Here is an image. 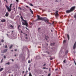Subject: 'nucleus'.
<instances>
[{"mask_svg":"<svg viewBox=\"0 0 76 76\" xmlns=\"http://www.w3.org/2000/svg\"><path fill=\"white\" fill-rule=\"evenodd\" d=\"M21 19H22L23 21V25H26V26H28V23H27V21L25 20H23V18L22 17H21Z\"/></svg>","mask_w":76,"mask_h":76,"instance_id":"1","label":"nucleus"},{"mask_svg":"<svg viewBox=\"0 0 76 76\" xmlns=\"http://www.w3.org/2000/svg\"><path fill=\"white\" fill-rule=\"evenodd\" d=\"M75 7H72L70 10H67L66 11V13H70V12H72L73 10H75Z\"/></svg>","mask_w":76,"mask_h":76,"instance_id":"2","label":"nucleus"},{"mask_svg":"<svg viewBox=\"0 0 76 76\" xmlns=\"http://www.w3.org/2000/svg\"><path fill=\"white\" fill-rule=\"evenodd\" d=\"M12 4L10 5V7H8V6H6V7H7L8 10V12H10L11 11V7L12 6Z\"/></svg>","mask_w":76,"mask_h":76,"instance_id":"3","label":"nucleus"},{"mask_svg":"<svg viewBox=\"0 0 76 76\" xmlns=\"http://www.w3.org/2000/svg\"><path fill=\"white\" fill-rule=\"evenodd\" d=\"M37 17L38 19H39V20H42V19H43V18H42V17H39V15H37Z\"/></svg>","mask_w":76,"mask_h":76,"instance_id":"4","label":"nucleus"},{"mask_svg":"<svg viewBox=\"0 0 76 76\" xmlns=\"http://www.w3.org/2000/svg\"><path fill=\"white\" fill-rule=\"evenodd\" d=\"M55 16L56 17H57L58 16V11H56V12Z\"/></svg>","mask_w":76,"mask_h":76,"instance_id":"5","label":"nucleus"},{"mask_svg":"<svg viewBox=\"0 0 76 76\" xmlns=\"http://www.w3.org/2000/svg\"><path fill=\"white\" fill-rule=\"evenodd\" d=\"M76 41L75 42V43L73 45V49H75L76 48Z\"/></svg>","mask_w":76,"mask_h":76,"instance_id":"6","label":"nucleus"},{"mask_svg":"<svg viewBox=\"0 0 76 76\" xmlns=\"http://www.w3.org/2000/svg\"><path fill=\"white\" fill-rule=\"evenodd\" d=\"M6 22V20L5 19H3L1 20V22Z\"/></svg>","mask_w":76,"mask_h":76,"instance_id":"7","label":"nucleus"},{"mask_svg":"<svg viewBox=\"0 0 76 76\" xmlns=\"http://www.w3.org/2000/svg\"><path fill=\"white\" fill-rule=\"evenodd\" d=\"M45 19H46L45 20V22H48V19H47L46 18H45Z\"/></svg>","mask_w":76,"mask_h":76,"instance_id":"8","label":"nucleus"},{"mask_svg":"<svg viewBox=\"0 0 76 76\" xmlns=\"http://www.w3.org/2000/svg\"><path fill=\"white\" fill-rule=\"evenodd\" d=\"M30 12H31V13H32V14H33V11H32V10H31V9H30Z\"/></svg>","mask_w":76,"mask_h":76,"instance_id":"9","label":"nucleus"},{"mask_svg":"<svg viewBox=\"0 0 76 76\" xmlns=\"http://www.w3.org/2000/svg\"><path fill=\"white\" fill-rule=\"evenodd\" d=\"M8 15H9V14H8V13L7 12L5 15L6 16H8Z\"/></svg>","mask_w":76,"mask_h":76,"instance_id":"10","label":"nucleus"},{"mask_svg":"<svg viewBox=\"0 0 76 76\" xmlns=\"http://www.w3.org/2000/svg\"><path fill=\"white\" fill-rule=\"evenodd\" d=\"M3 70V68H1L0 69V72H1L2 70Z\"/></svg>","mask_w":76,"mask_h":76,"instance_id":"11","label":"nucleus"},{"mask_svg":"<svg viewBox=\"0 0 76 76\" xmlns=\"http://www.w3.org/2000/svg\"><path fill=\"white\" fill-rule=\"evenodd\" d=\"M67 37L68 38V39H69V34L67 35Z\"/></svg>","mask_w":76,"mask_h":76,"instance_id":"12","label":"nucleus"},{"mask_svg":"<svg viewBox=\"0 0 76 76\" xmlns=\"http://www.w3.org/2000/svg\"><path fill=\"white\" fill-rule=\"evenodd\" d=\"M7 49H6L4 50V51L3 53H6V51H7Z\"/></svg>","mask_w":76,"mask_h":76,"instance_id":"13","label":"nucleus"},{"mask_svg":"<svg viewBox=\"0 0 76 76\" xmlns=\"http://www.w3.org/2000/svg\"><path fill=\"white\" fill-rule=\"evenodd\" d=\"M13 47V45H11L10 47V49L12 48V47Z\"/></svg>","mask_w":76,"mask_h":76,"instance_id":"14","label":"nucleus"},{"mask_svg":"<svg viewBox=\"0 0 76 76\" xmlns=\"http://www.w3.org/2000/svg\"><path fill=\"white\" fill-rule=\"evenodd\" d=\"M43 69H48V68H46L45 67L43 68Z\"/></svg>","mask_w":76,"mask_h":76,"instance_id":"15","label":"nucleus"},{"mask_svg":"<svg viewBox=\"0 0 76 76\" xmlns=\"http://www.w3.org/2000/svg\"><path fill=\"white\" fill-rule=\"evenodd\" d=\"M30 5L31 6H33V5L31 4H30Z\"/></svg>","mask_w":76,"mask_h":76,"instance_id":"16","label":"nucleus"},{"mask_svg":"<svg viewBox=\"0 0 76 76\" xmlns=\"http://www.w3.org/2000/svg\"><path fill=\"white\" fill-rule=\"evenodd\" d=\"M10 27H11L12 28H13V27L12 26V25H10Z\"/></svg>","mask_w":76,"mask_h":76,"instance_id":"17","label":"nucleus"},{"mask_svg":"<svg viewBox=\"0 0 76 76\" xmlns=\"http://www.w3.org/2000/svg\"><path fill=\"white\" fill-rule=\"evenodd\" d=\"M63 63H66V60H64V61H63Z\"/></svg>","mask_w":76,"mask_h":76,"instance_id":"18","label":"nucleus"},{"mask_svg":"<svg viewBox=\"0 0 76 76\" xmlns=\"http://www.w3.org/2000/svg\"><path fill=\"white\" fill-rule=\"evenodd\" d=\"M10 64L9 62H8V63L6 64Z\"/></svg>","mask_w":76,"mask_h":76,"instance_id":"19","label":"nucleus"},{"mask_svg":"<svg viewBox=\"0 0 76 76\" xmlns=\"http://www.w3.org/2000/svg\"><path fill=\"white\" fill-rule=\"evenodd\" d=\"M4 1H6V3L7 2V0H4Z\"/></svg>","mask_w":76,"mask_h":76,"instance_id":"20","label":"nucleus"},{"mask_svg":"<svg viewBox=\"0 0 76 76\" xmlns=\"http://www.w3.org/2000/svg\"><path fill=\"white\" fill-rule=\"evenodd\" d=\"M74 18H75L76 19V15H74Z\"/></svg>","mask_w":76,"mask_h":76,"instance_id":"21","label":"nucleus"},{"mask_svg":"<svg viewBox=\"0 0 76 76\" xmlns=\"http://www.w3.org/2000/svg\"><path fill=\"white\" fill-rule=\"evenodd\" d=\"M28 63H31V61H30L29 60L28 61Z\"/></svg>","mask_w":76,"mask_h":76,"instance_id":"22","label":"nucleus"},{"mask_svg":"<svg viewBox=\"0 0 76 76\" xmlns=\"http://www.w3.org/2000/svg\"><path fill=\"white\" fill-rule=\"evenodd\" d=\"M6 57L5 56H4V58H6Z\"/></svg>","mask_w":76,"mask_h":76,"instance_id":"23","label":"nucleus"},{"mask_svg":"<svg viewBox=\"0 0 76 76\" xmlns=\"http://www.w3.org/2000/svg\"><path fill=\"white\" fill-rule=\"evenodd\" d=\"M29 76H32L31 73H30Z\"/></svg>","mask_w":76,"mask_h":76,"instance_id":"24","label":"nucleus"},{"mask_svg":"<svg viewBox=\"0 0 76 76\" xmlns=\"http://www.w3.org/2000/svg\"><path fill=\"white\" fill-rule=\"evenodd\" d=\"M4 40H3V39L2 40H1V42H4Z\"/></svg>","mask_w":76,"mask_h":76,"instance_id":"25","label":"nucleus"},{"mask_svg":"<svg viewBox=\"0 0 76 76\" xmlns=\"http://www.w3.org/2000/svg\"><path fill=\"white\" fill-rule=\"evenodd\" d=\"M66 42V40H64L63 41V43H64V42Z\"/></svg>","mask_w":76,"mask_h":76,"instance_id":"26","label":"nucleus"},{"mask_svg":"<svg viewBox=\"0 0 76 76\" xmlns=\"http://www.w3.org/2000/svg\"><path fill=\"white\" fill-rule=\"evenodd\" d=\"M5 48H7V45L5 46Z\"/></svg>","mask_w":76,"mask_h":76,"instance_id":"27","label":"nucleus"},{"mask_svg":"<svg viewBox=\"0 0 76 76\" xmlns=\"http://www.w3.org/2000/svg\"><path fill=\"white\" fill-rule=\"evenodd\" d=\"M50 74H49L48 75V76H50Z\"/></svg>","mask_w":76,"mask_h":76,"instance_id":"28","label":"nucleus"},{"mask_svg":"<svg viewBox=\"0 0 76 76\" xmlns=\"http://www.w3.org/2000/svg\"><path fill=\"white\" fill-rule=\"evenodd\" d=\"M16 1L17 2H18V1H19L18 0H16Z\"/></svg>","mask_w":76,"mask_h":76,"instance_id":"29","label":"nucleus"},{"mask_svg":"<svg viewBox=\"0 0 76 76\" xmlns=\"http://www.w3.org/2000/svg\"><path fill=\"white\" fill-rule=\"evenodd\" d=\"M26 7H27V8H28V6H26Z\"/></svg>","mask_w":76,"mask_h":76,"instance_id":"30","label":"nucleus"},{"mask_svg":"<svg viewBox=\"0 0 76 76\" xmlns=\"http://www.w3.org/2000/svg\"><path fill=\"white\" fill-rule=\"evenodd\" d=\"M3 59H2V60H1V63H2V61H3Z\"/></svg>","mask_w":76,"mask_h":76,"instance_id":"31","label":"nucleus"},{"mask_svg":"<svg viewBox=\"0 0 76 76\" xmlns=\"http://www.w3.org/2000/svg\"><path fill=\"white\" fill-rule=\"evenodd\" d=\"M12 61H13V59H12Z\"/></svg>","mask_w":76,"mask_h":76,"instance_id":"32","label":"nucleus"},{"mask_svg":"<svg viewBox=\"0 0 76 76\" xmlns=\"http://www.w3.org/2000/svg\"><path fill=\"white\" fill-rule=\"evenodd\" d=\"M17 50L16 49L15 50V51H16Z\"/></svg>","mask_w":76,"mask_h":76,"instance_id":"33","label":"nucleus"},{"mask_svg":"<svg viewBox=\"0 0 76 76\" xmlns=\"http://www.w3.org/2000/svg\"><path fill=\"white\" fill-rule=\"evenodd\" d=\"M23 73H24V71L23 72Z\"/></svg>","mask_w":76,"mask_h":76,"instance_id":"34","label":"nucleus"},{"mask_svg":"<svg viewBox=\"0 0 76 76\" xmlns=\"http://www.w3.org/2000/svg\"><path fill=\"white\" fill-rule=\"evenodd\" d=\"M51 32H53V30H51Z\"/></svg>","mask_w":76,"mask_h":76,"instance_id":"35","label":"nucleus"},{"mask_svg":"<svg viewBox=\"0 0 76 76\" xmlns=\"http://www.w3.org/2000/svg\"><path fill=\"white\" fill-rule=\"evenodd\" d=\"M26 29H28V28H26Z\"/></svg>","mask_w":76,"mask_h":76,"instance_id":"36","label":"nucleus"},{"mask_svg":"<svg viewBox=\"0 0 76 76\" xmlns=\"http://www.w3.org/2000/svg\"><path fill=\"white\" fill-rule=\"evenodd\" d=\"M58 70L57 69H56V70Z\"/></svg>","mask_w":76,"mask_h":76,"instance_id":"37","label":"nucleus"},{"mask_svg":"<svg viewBox=\"0 0 76 76\" xmlns=\"http://www.w3.org/2000/svg\"><path fill=\"white\" fill-rule=\"evenodd\" d=\"M45 64H44V66H45Z\"/></svg>","mask_w":76,"mask_h":76,"instance_id":"38","label":"nucleus"},{"mask_svg":"<svg viewBox=\"0 0 76 76\" xmlns=\"http://www.w3.org/2000/svg\"><path fill=\"white\" fill-rule=\"evenodd\" d=\"M40 29V28H39L38 29Z\"/></svg>","mask_w":76,"mask_h":76,"instance_id":"39","label":"nucleus"},{"mask_svg":"<svg viewBox=\"0 0 76 76\" xmlns=\"http://www.w3.org/2000/svg\"><path fill=\"white\" fill-rule=\"evenodd\" d=\"M21 33H22V31H21Z\"/></svg>","mask_w":76,"mask_h":76,"instance_id":"40","label":"nucleus"},{"mask_svg":"<svg viewBox=\"0 0 76 76\" xmlns=\"http://www.w3.org/2000/svg\"><path fill=\"white\" fill-rule=\"evenodd\" d=\"M16 56V55H15V56Z\"/></svg>","mask_w":76,"mask_h":76,"instance_id":"41","label":"nucleus"},{"mask_svg":"<svg viewBox=\"0 0 76 76\" xmlns=\"http://www.w3.org/2000/svg\"><path fill=\"white\" fill-rule=\"evenodd\" d=\"M28 70H29V68L28 69Z\"/></svg>","mask_w":76,"mask_h":76,"instance_id":"42","label":"nucleus"},{"mask_svg":"<svg viewBox=\"0 0 76 76\" xmlns=\"http://www.w3.org/2000/svg\"><path fill=\"white\" fill-rule=\"evenodd\" d=\"M24 76H25V75Z\"/></svg>","mask_w":76,"mask_h":76,"instance_id":"43","label":"nucleus"},{"mask_svg":"<svg viewBox=\"0 0 76 76\" xmlns=\"http://www.w3.org/2000/svg\"><path fill=\"white\" fill-rule=\"evenodd\" d=\"M18 28H19V27H18Z\"/></svg>","mask_w":76,"mask_h":76,"instance_id":"44","label":"nucleus"}]
</instances>
